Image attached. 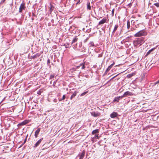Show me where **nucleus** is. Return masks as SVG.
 <instances>
[{
    "instance_id": "nucleus-21",
    "label": "nucleus",
    "mask_w": 159,
    "mask_h": 159,
    "mask_svg": "<svg viewBox=\"0 0 159 159\" xmlns=\"http://www.w3.org/2000/svg\"><path fill=\"white\" fill-rule=\"evenodd\" d=\"M130 27V22L129 20L127 21V27L128 29H129Z\"/></svg>"
},
{
    "instance_id": "nucleus-20",
    "label": "nucleus",
    "mask_w": 159,
    "mask_h": 159,
    "mask_svg": "<svg viewBox=\"0 0 159 159\" xmlns=\"http://www.w3.org/2000/svg\"><path fill=\"white\" fill-rule=\"evenodd\" d=\"M82 66V69H84L85 68V66H84V63H82V64H80V65L79 66H78L77 67V68H78V67H79L80 66Z\"/></svg>"
},
{
    "instance_id": "nucleus-25",
    "label": "nucleus",
    "mask_w": 159,
    "mask_h": 159,
    "mask_svg": "<svg viewBox=\"0 0 159 159\" xmlns=\"http://www.w3.org/2000/svg\"><path fill=\"white\" fill-rule=\"evenodd\" d=\"M88 93V91H86V92H84L83 93H82L80 96H83L84 95H85L86 93Z\"/></svg>"
},
{
    "instance_id": "nucleus-17",
    "label": "nucleus",
    "mask_w": 159,
    "mask_h": 159,
    "mask_svg": "<svg viewBox=\"0 0 159 159\" xmlns=\"http://www.w3.org/2000/svg\"><path fill=\"white\" fill-rule=\"evenodd\" d=\"M99 132V130L98 129H96L93 130L92 133V134H95L98 133Z\"/></svg>"
},
{
    "instance_id": "nucleus-26",
    "label": "nucleus",
    "mask_w": 159,
    "mask_h": 159,
    "mask_svg": "<svg viewBox=\"0 0 159 159\" xmlns=\"http://www.w3.org/2000/svg\"><path fill=\"white\" fill-rule=\"evenodd\" d=\"M54 8V7L52 6L51 4H50V10H53Z\"/></svg>"
},
{
    "instance_id": "nucleus-10",
    "label": "nucleus",
    "mask_w": 159,
    "mask_h": 159,
    "mask_svg": "<svg viewBox=\"0 0 159 159\" xmlns=\"http://www.w3.org/2000/svg\"><path fill=\"white\" fill-rule=\"evenodd\" d=\"M85 154V151L84 150L82 151V153L80 155V159H83Z\"/></svg>"
},
{
    "instance_id": "nucleus-31",
    "label": "nucleus",
    "mask_w": 159,
    "mask_h": 159,
    "mask_svg": "<svg viewBox=\"0 0 159 159\" xmlns=\"http://www.w3.org/2000/svg\"><path fill=\"white\" fill-rule=\"evenodd\" d=\"M157 1H159V0H157ZM153 3H156V2H157V0H155V1H153Z\"/></svg>"
},
{
    "instance_id": "nucleus-5",
    "label": "nucleus",
    "mask_w": 159,
    "mask_h": 159,
    "mask_svg": "<svg viewBox=\"0 0 159 159\" xmlns=\"http://www.w3.org/2000/svg\"><path fill=\"white\" fill-rule=\"evenodd\" d=\"M25 4L24 3H22L21 4L19 9V11L20 12H21L22 10H25Z\"/></svg>"
},
{
    "instance_id": "nucleus-8",
    "label": "nucleus",
    "mask_w": 159,
    "mask_h": 159,
    "mask_svg": "<svg viewBox=\"0 0 159 159\" xmlns=\"http://www.w3.org/2000/svg\"><path fill=\"white\" fill-rule=\"evenodd\" d=\"M107 21V19L106 18H103L98 23V25L104 24L106 23Z\"/></svg>"
},
{
    "instance_id": "nucleus-1",
    "label": "nucleus",
    "mask_w": 159,
    "mask_h": 159,
    "mask_svg": "<svg viewBox=\"0 0 159 159\" xmlns=\"http://www.w3.org/2000/svg\"><path fill=\"white\" fill-rule=\"evenodd\" d=\"M147 35V33L144 30H143L139 31L134 35L135 37H138L143 36H145Z\"/></svg>"
},
{
    "instance_id": "nucleus-24",
    "label": "nucleus",
    "mask_w": 159,
    "mask_h": 159,
    "mask_svg": "<svg viewBox=\"0 0 159 159\" xmlns=\"http://www.w3.org/2000/svg\"><path fill=\"white\" fill-rule=\"evenodd\" d=\"M66 98V95H64L63 96L62 99L60 100V101H61L63 100H64Z\"/></svg>"
},
{
    "instance_id": "nucleus-34",
    "label": "nucleus",
    "mask_w": 159,
    "mask_h": 159,
    "mask_svg": "<svg viewBox=\"0 0 159 159\" xmlns=\"http://www.w3.org/2000/svg\"><path fill=\"white\" fill-rule=\"evenodd\" d=\"M102 55H101V54H100L99 55V56H98V57H102Z\"/></svg>"
},
{
    "instance_id": "nucleus-28",
    "label": "nucleus",
    "mask_w": 159,
    "mask_h": 159,
    "mask_svg": "<svg viewBox=\"0 0 159 159\" xmlns=\"http://www.w3.org/2000/svg\"><path fill=\"white\" fill-rule=\"evenodd\" d=\"M119 74H118L117 75H116V76H115L113 77H112L111 80H112L113 79H114L116 77L117 75H119Z\"/></svg>"
},
{
    "instance_id": "nucleus-30",
    "label": "nucleus",
    "mask_w": 159,
    "mask_h": 159,
    "mask_svg": "<svg viewBox=\"0 0 159 159\" xmlns=\"http://www.w3.org/2000/svg\"><path fill=\"white\" fill-rule=\"evenodd\" d=\"M5 0H2V1L1 2V3H3L5 2Z\"/></svg>"
},
{
    "instance_id": "nucleus-9",
    "label": "nucleus",
    "mask_w": 159,
    "mask_h": 159,
    "mask_svg": "<svg viewBox=\"0 0 159 159\" xmlns=\"http://www.w3.org/2000/svg\"><path fill=\"white\" fill-rule=\"evenodd\" d=\"M114 64L115 62H114L112 64L110 65L106 70V72H107L108 71H109L111 69V68L112 67Z\"/></svg>"
},
{
    "instance_id": "nucleus-23",
    "label": "nucleus",
    "mask_w": 159,
    "mask_h": 159,
    "mask_svg": "<svg viewBox=\"0 0 159 159\" xmlns=\"http://www.w3.org/2000/svg\"><path fill=\"white\" fill-rule=\"evenodd\" d=\"M89 44V45H90V46H94V43H93V42H90Z\"/></svg>"
},
{
    "instance_id": "nucleus-29",
    "label": "nucleus",
    "mask_w": 159,
    "mask_h": 159,
    "mask_svg": "<svg viewBox=\"0 0 159 159\" xmlns=\"http://www.w3.org/2000/svg\"><path fill=\"white\" fill-rule=\"evenodd\" d=\"M88 39H89L88 38H87L86 39H85L84 41V42L86 43Z\"/></svg>"
},
{
    "instance_id": "nucleus-13",
    "label": "nucleus",
    "mask_w": 159,
    "mask_h": 159,
    "mask_svg": "<svg viewBox=\"0 0 159 159\" xmlns=\"http://www.w3.org/2000/svg\"><path fill=\"white\" fill-rule=\"evenodd\" d=\"M118 27V25H116L115 26L114 28V29H113V31H112V33L113 34H114V33H115V32L116 31Z\"/></svg>"
},
{
    "instance_id": "nucleus-2",
    "label": "nucleus",
    "mask_w": 159,
    "mask_h": 159,
    "mask_svg": "<svg viewBox=\"0 0 159 159\" xmlns=\"http://www.w3.org/2000/svg\"><path fill=\"white\" fill-rule=\"evenodd\" d=\"M144 38L143 37L139 38L134 40V42L136 45L139 44L141 45L144 43Z\"/></svg>"
},
{
    "instance_id": "nucleus-37",
    "label": "nucleus",
    "mask_w": 159,
    "mask_h": 159,
    "mask_svg": "<svg viewBox=\"0 0 159 159\" xmlns=\"http://www.w3.org/2000/svg\"><path fill=\"white\" fill-rule=\"evenodd\" d=\"M25 122H23V123H23L24 125L26 123V122L25 123Z\"/></svg>"
},
{
    "instance_id": "nucleus-22",
    "label": "nucleus",
    "mask_w": 159,
    "mask_h": 159,
    "mask_svg": "<svg viewBox=\"0 0 159 159\" xmlns=\"http://www.w3.org/2000/svg\"><path fill=\"white\" fill-rule=\"evenodd\" d=\"M158 2L159 1H158L157 2H156V3H153V4L157 7H159V3Z\"/></svg>"
},
{
    "instance_id": "nucleus-38",
    "label": "nucleus",
    "mask_w": 159,
    "mask_h": 159,
    "mask_svg": "<svg viewBox=\"0 0 159 159\" xmlns=\"http://www.w3.org/2000/svg\"><path fill=\"white\" fill-rule=\"evenodd\" d=\"M26 141V139H25V140L24 141V143H25Z\"/></svg>"
},
{
    "instance_id": "nucleus-36",
    "label": "nucleus",
    "mask_w": 159,
    "mask_h": 159,
    "mask_svg": "<svg viewBox=\"0 0 159 159\" xmlns=\"http://www.w3.org/2000/svg\"><path fill=\"white\" fill-rule=\"evenodd\" d=\"M158 83H159V80H158L157 82H156V84H158Z\"/></svg>"
},
{
    "instance_id": "nucleus-16",
    "label": "nucleus",
    "mask_w": 159,
    "mask_h": 159,
    "mask_svg": "<svg viewBox=\"0 0 159 159\" xmlns=\"http://www.w3.org/2000/svg\"><path fill=\"white\" fill-rule=\"evenodd\" d=\"M87 8L88 10H90L91 7L90 6V4L89 2H88L87 3Z\"/></svg>"
},
{
    "instance_id": "nucleus-4",
    "label": "nucleus",
    "mask_w": 159,
    "mask_h": 159,
    "mask_svg": "<svg viewBox=\"0 0 159 159\" xmlns=\"http://www.w3.org/2000/svg\"><path fill=\"white\" fill-rule=\"evenodd\" d=\"M133 95V93L129 91H127L125 92L122 96L123 98L126 97L127 96H132Z\"/></svg>"
},
{
    "instance_id": "nucleus-3",
    "label": "nucleus",
    "mask_w": 159,
    "mask_h": 159,
    "mask_svg": "<svg viewBox=\"0 0 159 159\" xmlns=\"http://www.w3.org/2000/svg\"><path fill=\"white\" fill-rule=\"evenodd\" d=\"M90 113L92 116H93L94 117H97L100 116L101 113L100 112L98 111H92L90 112Z\"/></svg>"
},
{
    "instance_id": "nucleus-39",
    "label": "nucleus",
    "mask_w": 159,
    "mask_h": 159,
    "mask_svg": "<svg viewBox=\"0 0 159 159\" xmlns=\"http://www.w3.org/2000/svg\"><path fill=\"white\" fill-rule=\"evenodd\" d=\"M96 137H98V135H97Z\"/></svg>"
},
{
    "instance_id": "nucleus-32",
    "label": "nucleus",
    "mask_w": 159,
    "mask_h": 159,
    "mask_svg": "<svg viewBox=\"0 0 159 159\" xmlns=\"http://www.w3.org/2000/svg\"><path fill=\"white\" fill-rule=\"evenodd\" d=\"M54 77V75H50V79L51 78H53V77Z\"/></svg>"
},
{
    "instance_id": "nucleus-6",
    "label": "nucleus",
    "mask_w": 159,
    "mask_h": 159,
    "mask_svg": "<svg viewBox=\"0 0 159 159\" xmlns=\"http://www.w3.org/2000/svg\"><path fill=\"white\" fill-rule=\"evenodd\" d=\"M123 98L122 96H120L118 97H115L113 101L114 102H118L119 100L122 99Z\"/></svg>"
},
{
    "instance_id": "nucleus-18",
    "label": "nucleus",
    "mask_w": 159,
    "mask_h": 159,
    "mask_svg": "<svg viewBox=\"0 0 159 159\" xmlns=\"http://www.w3.org/2000/svg\"><path fill=\"white\" fill-rule=\"evenodd\" d=\"M77 94V92L76 91H75L74 93L70 97V99L72 100L73 98L75 96H76Z\"/></svg>"
},
{
    "instance_id": "nucleus-15",
    "label": "nucleus",
    "mask_w": 159,
    "mask_h": 159,
    "mask_svg": "<svg viewBox=\"0 0 159 159\" xmlns=\"http://www.w3.org/2000/svg\"><path fill=\"white\" fill-rule=\"evenodd\" d=\"M154 48H152V49H151V50H149L148 51L146 55V56H147L150 53L152 52L154 49Z\"/></svg>"
},
{
    "instance_id": "nucleus-19",
    "label": "nucleus",
    "mask_w": 159,
    "mask_h": 159,
    "mask_svg": "<svg viewBox=\"0 0 159 159\" xmlns=\"http://www.w3.org/2000/svg\"><path fill=\"white\" fill-rule=\"evenodd\" d=\"M78 40V38L77 37H75V38L73 39L72 40L71 44H72L74 43L77 42Z\"/></svg>"
},
{
    "instance_id": "nucleus-7",
    "label": "nucleus",
    "mask_w": 159,
    "mask_h": 159,
    "mask_svg": "<svg viewBox=\"0 0 159 159\" xmlns=\"http://www.w3.org/2000/svg\"><path fill=\"white\" fill-rule=\"evenodd\" d=\"M118 115V114L117 112H113L110 115V117L111 118H115Z\"/></svg>"
},
{
    "instance_id": "nucleus-33",
    "label": "nucleus",
    "mask_w": 159,
    "mask_h": 159,
    "mask_svg": "<svg viewBox=\"0 0 159 159\" xmlns=\"http://www.w3.org/2000/svg\"><path fill=\"white\" fill-rule=\"evenodd\" d=\"M80 3V0H79V1L76 3V4H77Z\"/></svg>"
},
{
    "instance_id": "nucleus-12",
    "label": "nucleus",
    "mask_w": 159,
    "mask_h": 159,
    "mask_svg": "<svg viewBox=\"0 0 159 159\" xmlns=\"http://www.w3.org/2000/svg\"><path fill=\"white\" fill-rule=\"evenodd\" d=\"M42 139H40L39 140H38V141L35 143V144L34 146V147H37L40 144V143H41L42 140Z\"/></svg>"
},
{
    "instance_id": "nucleus-35",
    "label": "nucleus",
    "mask_w": 159,
    "mask_h": 159,
    "mask_svg": "<svg viewBox=\"0 0 159 159\" xmlns=\"http://www.w3.org/2000/svg\"><path fill=\"white\" fill-rule=\"evenodd\" d=\"M48 64L49 63H50V60L49 59H48Z\"/></svg>"
},
{
    "instance_id": "nucleus-27",
    "label": "nucleus",
    "mask_w": 159,
    "mask_h": 159,
    "mask_svg": "<svg viewBox=\"0 0 159 159\" xmlns=\"http://www.w3.org/2000/svg\"><path fill=\"white\" fill-rule=\"evenodd\" d=\"M114 9H112V16H114Z\"/></svg>"
},
{
    "instance_id": "nucleus-11",
    "label": "nucleus",
    "mask_w": 159,
    "mask_h": 159,
    "mask_svg": "<svg viewBox=\"0 0 159 159\" xmlns=\"http://www.w3.org/2000/svg\"><path fill=\"white\" fill-rule=\"evenodd\" d=\"M40 130V128H38V129L36 131L34 135L35 136L36 138H37V136L39 134V133Z\"/></svg>"
},
{
    "instance_id": "nucleus-14",
    "label": "nucleus",
    "mask_w": 159,
    "mask_h": 159,
    "mask_svg": "<svg viewBox=\"0 0 159 159\" xmlns=\"http://www.w3.org/2000/svg\"><path fill=\"white\" fill-rule=\"evenodd\" d=\"M40 54L39 53H37L35 55H33V56H31V58L33 59H34L37 57H38L39 56Z\"/></svg>"
}]
</instances>
